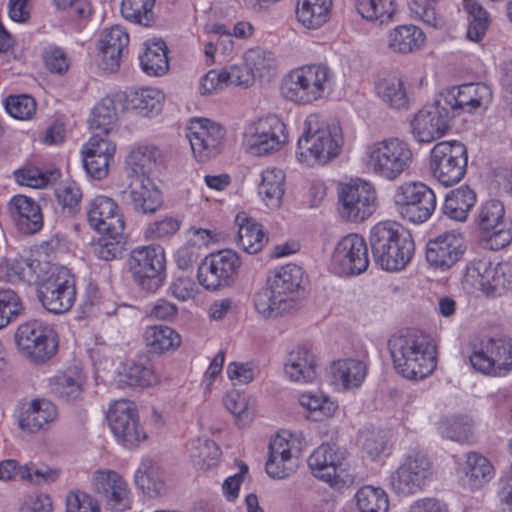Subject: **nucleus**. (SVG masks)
I'll return each mask as SVG.
<instances>
[{"mask_svg": "<svg viewBox=\"0 0 512 512\" xmlns=\"http://www.w3.org/2000/svg\"><path fill=\"white\" fill-rule=\"evenodd\" d=\"M388 348L395 370L406 379H423L437 366L436 346L420 331L394 334L388 341Z\"/></svg>", "mask_w": 512, "mask_h": 512, "instance_id": "nucleus-1", "label": "nucleus"}, {"mask_svg": "<svg viewBox=\"0 0 512 512\" xmlns=\"http://www.w3.org/2000/svg\"><path fill=\"white\" fill-rule=\"evenodd\" d=\"M342 144V131L337 123L328 124L319 115L311 114L304 122L296 155L307 166L323 165L339 155Z\"/></svg>", "mask_w": 512, "mask_h": 512, "instance_id": "nucleus-2", "label": "nucleus"}, {"mask_svg": "<svg viewBox=\"0 0 512 512\" xmlns=\"http://www.w3.org/2000/svg\"><path fill=\"white\" fill-rule=\"evenodd\" d=\"M364 155L366 168L376 177L387 181L398 179L413 163L410 145L396 137L368 144Z\"/></svg>", "mask_w": 512, "mask_h": 512, "instance_id": "nucleus-3", "label": "nucleus"}, {"mask_svg": "<svg viewBox=\"0 0 512 512\" xmlns=\"http://www.w3.org/2000/svg\"><path fill=\"white\" fill-rule=\"evenodd\" d=\"M333 72L325 64H310L291 71L282 81V95L295 103L311 104L329 93Z\"/></svg>", "mask_w": 512, "mask_h": 512, "instance_id": "nucleus-4", "label": "nucleus"}, {"mask_svg": "<svg viewBox=\"0 0 512 512\" xmlns=\"http://www.w3.org/2000/svg\"><path fill=\"white\" fill-rule=\"evenodd\" d=\"M133 281L143 291L154 293L166 278L165 252L161 246H141L130 252L127 260Z\"/></svg>", "mask_w": 512, "mask_h": 512, "instance_id": "nucleus-5", "label": "nucleus"}, {"mask_svg": "<svg viewBox=\"0 0 512 512\" xmlns=\"http://www.w3.org/2000/svg\"><path fill=\"white\" fill-rule=\"evenodd\" d=\"M15 342L20 353L36 364L50 360L58 348L56 331L39 320L21 324L15 332Z\"/></svg>", "mask_w": 512, "mask_h": 512, "instance_id": "nucleus-6", "label": "nucleus"}, {"mask_svg": "<svg viewBox=\"0 0 512 512\" xmlns=\"http://www.w3.org/2000/svg\"><path fill=\"white\" fill-rule=\"evenodd\" d=\"M467 163V148L459 141L439 142L430 153L432 175L444 186L460 182L466 174Z\"/></svg>", "mask_w": 512, "mask_h": 512, "instance_id": "nucleus-7", "label": "nucleus"}, {"mask_svg": "<svg viewBox=\"0 0 512 512\" xmlns=\"http://www.w3.org/2000/svg\"><path fill=\"white\" fill-rule=\"evenodd\" d=\"M400 215L412 223H424L434 213L437 200L434 191L422 182H404L393 196Z\"/></svg>", "mask_w": 512, "mask_h": 512, "instance_id": "nucleus-8", "label": "nucleus"}, {"mask_svg": "<svg viewBox=\"0 0 512 512\" xmlns=\"http://www.w3.org/2000/svg\"><path fill=\"white\" fill-rule=\"evenodd\" d=\"M240 265L238 254L231 249L211 253L201 261L198 267V281L209 291L228 287L234 282Z\"/></svg>", "mask_w": 512, "mask_h": 512, "instance_id": "nucleus-9", "label": "nucleus"}, {"mask_svg": "<svg viewBox=\"0 0 512 512\" xmlns=\"http://www.w3.org/2000/svg\"><path fill=\"white\" fill-rule=\"evenodd\" d=\"M432 476V462L422 452L408 455L397 469L391 473L389 484L400 496H410L424 489Z\"/></svg>", "mask_w": 512, "mask_h": 512, "instance_id": "nucleus-10", "label": "nucleus"}, {"mask_svg": "<svg viewBox=\"0 0 512 512\" xmlns=\"http://www.w3.org/2000/svg\"><path fill=\"white\" fill-rule=\"evenodd\" d=\"M476 223L491 249H502L512 241V222L505 218V208L501 201L491 199L483 203Z\"/></svg>", "mask_w": 512, "mask_h": 512, "instance_id": "nucleus-11", "label": "nucleus"}, {"mask_svg": "<svg viewBox=\"0 0 512 512\" xmlns=\"http://www.w3.org/2000/svg\"><path fill=\"white\" fill-rule=\"evenodd\" d=\"M106 418L112 433L124 447H135L147 437L139 422L137 408L130 401H116L110 406Z\"/></svg>", "mask_w": 512, "mask_h": 512, "instance_id": "nucleus-12", "label": "nucleus"}, {"mask_svg": "<svg viewBox=\"0 0 512 512\" xmlns=\"http://www.w3.org/2000/svg\"><path fill=\"white\" fill-rule=\"evenodd\" d=\"M376 201L373 185L360 179L343 185L339 191L340 214L349 221L367 219L375 211Z\"/></svg>", "mask_w": 512, "mask_h": 512, "instance_id": "nucleus-13", "label": "nucleus"}, {"mask_svg": "<svg viewBox=\"0 0 512 512\" xmlns=\"http://www.w3.org/2000/svg\"><path fill=\"white\" fill-rule=\"evenodd\" d=\"M187 138L199 162H206L218 155L225 140V129L207 118H195L187 128Z\"/></svg>", "mask_w": 512, "mask_h": 512, "instance_id": "nucleus-14", "label": "nucleus"}, {"mask_svg": "<svg viewBox=\"0 0 512 512\" xmlns=\"http://www.w3.org/2000/svg\"><path fill=\"white\" fill-rule=\"evenodd\" d=\"M452 119L449 108L438 98L415 114L411 120V132L418 142L429 143L447 133Z\"/></svg>", "mask_w": 512, "mask_h": 512, "instance_id": "nucleus-15", "label": "nucleus"}, {"mask_svg": "<svg viewBox=\"0 0 512 512\" xmlns=\"http://www.w3.org/2000/svg\"><path fill=\"white\" fill-rule=\"evenodd\" d=\"M368 265V248L362 236L348 234L339 241L332 255V266L337 274L359 275Z\"/></svg>", "mask_w": 512, "mask_h": 512, "instance_id": "nucleus-16", "label": "nucleus"}, {"mask_svg": "<svg viewBox=\"0 0 512 512\" xmlns=\"http://www.w3.org/2000/svg\"><path fill=\"white\" fill-rule=\"evenodd\" d=\"M287 141L286 125L270 115L254 124L253 132L247 136V150L251 155L262 156L278 151Z\"/></svg>", "mask_w": 512, "mask_h": 512, "instance_id": "nucleus-17", "label": "nucleus"}, {"mask_svg": "<svg viewBox=\"0 0 512 512\" xmlns=\"http://www.w3.org/2000/svg\"><path fill=\"white\" fill-rule=\"evenodd\" d=\"M346 459L345 450L336 444H322L309 456L307 463L314 477L336 486L343 482L341 473Z\"/></svg>", "mask_w": 512, "mask_h": 512, "instance_id": "nucleus-18", "label": "nucleus"}, {"mask_svg": "<svg viewBox=\"0 0 512 512\" xmlns=\"http://www.w3.org/2000/svg\"><path fill=\"white\" fill-rule=\"evenodd\" d=\"M491 96L488 86L479 83H468L461 86L445 88L439 95L440 101L448 107L452 117L461 112L472 113L480 108Z\"/></svg>", "mask_w": 512, "mask_h": 512, "instance_id": "nucleus-19", "label": "nucleus"}, {"mask_svg": "<svg viewBox=\"0 0 512 512\" xmlns=\"http://www.w3.org/2000/svg\"><path fill=\"white\" fill-rule=\"evenodd\" d=\"M464 252L463 238L454 232H445L427 242L425 255L432 268L447 271L462 258Z\"/></svg>", "mask_w": 512, "mask_h": 512, "instance_id": "nucleus-20", "label": "nucleus"}, {"mask_svg": "<svg viewBox=\"0 0 512 512\" xmlns=\"http://www.w3.org/2000/svg\"><path fill=\"white\" fill-rule=\"evenodd\" d=\"M89 225L100 233L119 236L123 234L125 222L117 203L107 196H97L87 211Z\"/></svg>", "mask_w": 512, "mask_h": 512, "instance_id": "nucleus-21", "label": "nucleus"}, {"mask_svg": "<svg viewBox=\"0 0 512 512\" xmlns=\"http://www.w3.org/2000/svg\"><path fill=\"white\" fill-rule=\"evenodd\" d=\"M93 488L114 510L130 508L129 491L123 477L113 470H97L93 475Z\"/></svg>", "mask_w": 512, "mask_h": 512, "instance_id": "nucleus-22", "label": "nucleus"}, {"mask_svg": "<svg viewBox=\"0 0 512 512\" xmlns=\"http://www.w3.org/2000/svg\"><path fill=\"white\" fill-rule=\"evenodd\" d=\"M129 41L127 31L120 25L105 30L98 45L101 69L110 73L116 72L128 55Z\"/></svg>", "mask_w": 512, "mask_h": 512, "instance_id": "nucleus-23", "label": "nucleus"}, {"mask_svg": "<svg viewBox=\"0 0 512 512\" xmlns=\"http://www.w3.org/2000/svg\"><path fill=\"white\" fill-rule=\"evenodd\" d=\"M115 150V145L108 139L100 137V134H93L82 151L87 174L98 180L105 178Z\"/></svg>", "mask_w": 512, "mask_h": 512, "instance_id": "nucleus-24", "label": "nucleus"}, {"mask_svg": "<svg viewBox=\"0 0 512 512\" xmlns=\"http://www.w3.org/2000/svg\"><path fill=\"white\" fill-rule=\"evenodd\" d=\"M293 443L281 435H276L269 444V457L266 472L273 479H283L294 473L298 467V457L292 451Z\"/></svg>", "mask_w": 512, "mask_h": 512, "instance_id": "nucleus-25", "label": "nucleus"}, {"mask_svg": "<svg viewBox=\"0 0 512 512\" xmlns=\"http://www.w3.org/2000/svg\"><path fill=\"white\" fill-rule=\"evenodd\" d=\"M8 212L18 230L24 234H35L43 226L40 206L30 197L16 195L8 203Z\"/></svg>", "mask_w": 512, "mask_h": 512, "instance_id": "nucleus-26", "label": "nucleus"}, {"mask_svg": "<svg viewBox=\"0 0 512 512\" xmlns=\"http://www.w3.org/2000/svg\"><path fill=\"white\" fill-rule=\"evenodd\" d=\"M57 407L47 399H34L22 408L18 416L21 430L35 433L46 429L57 419Z\"/></svg>", "mask_w": 512, "mask_h": 512, "instance_id": "nucleus-27", "label": "nucleus"}, {"mask_svg": "<svg viewBox=\"0 0 512 512\" xmlns=\"http://www.w3.org/2000/svg\"><path fill=\"white\" fill-rule=\"evenodd\" d=\"M129 189L130 201L135 212L151 215L161 208L162 194L149 177L132 179Z\"/></svg>", "mask_w": 512, "mask_h": 512, "instance_id": "nucleus-28", "label": "nucleus"}, {"mask_svg": "<svg viewBox=\"0 0 512 512\" xmlns=\"http://www.w3.org/2000/svg\"><path fill=\"white\" fill-rule=\"evenodd\" d=\"M238 226L237 244L245 252L256 254L263 249L268 239L262 226L246 213H238L235 218Z\"/></svg>", "mask_w": 512, "mask_h": 512, "instance_id": "nucleus-29", "label": "nucleus"}, {"mask_svg": "<svg viewBox=\"0 0 512 512\" xmlns=\"http://www.w3.org/2000/svg\"><path fill=\"white\" fill-rule=\"evenodd\" d=\"M284 371L292 381L313 382L317 377L313 354L304 347H297L288 354Z\"/></svg>", "mask_w": 512, "mask_h": 512, "instance_id": "nucleus-30", "label": "nucleus"}, {"mask_svg": "<svg viewBox=\"0 0 512 512\" xmlns=\"http://www.w3.org/2000/svg\"><path fill=\"white\" fill-rule=\"evenodd\" d=\"M333 0H297V21L307 29L321 28L330 18Z\"/></svg>", "mask_w": 512, "mask_h": 512, "instance_id": "nucleus-31", "label": "nucleus"}, {"mask_svg": "<svg viewBox=\"0 0 512 512\" xmlns=\"http://www.w3.org/2000/svg\"><path fill=\"white\" fill-rule=\"evenodd\" d=\"M476 193L467 185L453 189L445 196L442 213L448 218L463 222L476 203Z\"/></svg>", "mask_w": 512, "mask_h": 512, "instance_id": "nucleus-32", "label": "nucleus"}, {"mask_svg": "<svg viewBox=\"0 0 512 512\" xmlns=\"http://www.w3.org/2000/svg\"><path fill=\"white\" fill-rule=\"evenodd\" d=\"M401 233H404L403 228L395 222H380L372 228L370 245L373 259L377 265H380L385 256H388L389 249L392 248Z\"/></svg>", "mask_w": 512, "mask_h": 512, "instance_id": "nucleus-33", "label": "nucleus"}, {"mask_svg": "<svg viewBox=\"0 0 512 512\" xmlns=\"http://www.w3.org/2000/svg\"><path fill=\"white\" fill-rule=\"evenodd\" d=\"M301 280L302 269L295 264H287L274 270L273 275L267 280V285L278 294V297L292 304V295L300 287Z\"/></svg>", "mask_w": 512, "mask_h": 512, "instance_id": "nucleus-34", "label": "nucleus"}, {"mask_svg": "<svg viewBox=\"0 0 512 512\" xmlns=\"http://www.w3.org/2000/svg\"><path fill=\"white\" fill-rule=\"evenodd\" d=\"M259 195L270 209H278L285 192V173L278 168H267L262 172Z\"/></svg>", "mask_w": 512, "mask_h": 512, "instance_id": "nucleus-35", "label": "nucleus"}, {"mask_svg": "<svg viewBox=\"0 0 512 512\" xmlns=\"http://www.w3.org/2000/svg\"><path fill=\"white\" fill-rule=\"evenodd\" d=\"M425 35L414 25H400L388 35V47L396 53H412L422 47Z\"/></svg>", "mask_w": 512, "mask_h": 512, "instance_id": "nucleus-36", "label": "nucleus"}, {"mask_svg": "<svg viewBox=\"0 0 512 512\" xmlns=\"http://www.w3.org/2000/svg\"><path fill=\"white\" fill-rule=\"evenodd\" d=\"M135 484L149 497H157L165 492L164 475L152 460H144L135 473Z\"/></svg>", "mask_w": 512, "mask_h": 512, "instance_id": "nucleus-37", "label": "nucleus"}, {"mask_svg": "<svg viewBox=\"0 0 512 512\" xmlns=\"http://www.w3.org/2000/svg\"><path fill=\"white\" fill-rule=\"evenodd\" d=\"M139 59L143 72L149 76H162L169 69L167 46L162 40L145 43V50Z\"/></svg>", "mask_w": 512, "mask_h": 512, "instance_id": "nucleus-38", "label": "nucleus"}, {"mask_svg": "<svg viewBox=\"0 0 512 512\" xmlns=\"http://www.w3.org/2000/svg\"><path fill=\"white\" fill-rule=\"evenodd\" d=\"M377 95L391 108L404 109L409 107V96L404 82L397 76H388L376 82Z\"/></svg>", "mask_w": 512, "mask_h": 512, "instance_id": "nucleus-39", "label": "nucleus"}, {"mask_svg": "<svg viewBox=\"0 0 512 512\" xmlns=\"http://www.w3.org/2000/svg\"><path fill=\"white\" fill-rule=\"evenodd\" d=\"M118 382L129 387H148L157 382V376L148 360L145 363L127 361L118 375Z\"/></svg>", "mask_w": 512, "mask_h": 512, "instance_id": "nucleus-40", "label": "nucleus"}, {"mask_svg": "<svg viewBox=\"0 0 512 512\" xmlns=\"http://www.w3.org/2000/svg\"><path fill=\"white\" fill-rule=\"evenodd\" d=\"M335 383H341L345 389L359 387L366 376V366L360 360H338L331 367Z\"/></svg>", "mask_w": 512, "mask_h": 512, "instance_id": "nucleus-41", "label": "nucleus"}, {"mask_svg": "<svg viewBox=\"0 0 512 512\" xmlns=\"http://www.w3.org/2000/svg\"><path fill=\"white\" fill-rule=\"evenodd\" d=\"M415 250V244L411 235L404 231L396 242L389 249L388 256H385L380 267L386 271H398L407 266Z\"/></svg>", "mask_w": 512, "mask_h": 512, "instance_id": "nucleus-42", "label": "nucleus"}, {"mask_svg": "<svg viewBox=\"0 0 512 512\" xmlns=\"http://www.w3.org/2000/svg\"><path fill=\"white\" fill-rule=\"evenodd\" d=\"M116 121L115 101L107 96L102 98L93 108L88 123L93 134H100V137H104L113 129Z\"/></svg>", "mask_w": 512, "mask_h": 512, "instance_id": "nucleus-43", "label": "nucleus"}, {"mask_svg": "<svg viewBox=\"0 0 512 512\" xmlns=\"http://www.w3.org/2000/svg\"><path fill=\"white\" fill-rule=\"evenodd\" d=\"M51 391L65 402H75L83 393V378L77 371L55 375L50 381Z\"/></svg>", "mask_w": 512, "mask_h": 512, "instance_id": "nucleus-44", "label": "nucleus"}, {"mask_svg": "<svg viewBox=\"0 0 512 512\" xmlns=\"http://www.w3.org/2000/svg\"><path fill=\"white\" fill-rule=\"evenodd\" d=\"M160 150L156 147L139 146L133 149L126 158L127 166L130 168V177H149L157 160L160 158Z\"/></svg>", "mask_w": 512, "mask_h": 512, "instance_id": "nucleus-45", "label": "nucleus"}, {"mask_svg": "<svg viewBox=\"0 0 512 512\" xmlns=\"http://www.w3.org/2000/svg\"><path fill=\"white\" fill-rule=\"evenodd\" d=\"M277 295L268 285L254 294V306L260 316L276 318L292 307L289 301Z\"/></svg>", "mask_w": 512, "mask_h": 512, "instance_id": "nucleus-46", "label": "nucleus"}, {"mask_svg": "<svg viewBox=\"0 0 512 512\" xmlns=\"http://www.w3.org/2000/svg\"><path fill=\"white\" fill-rule=\"evenodd\" d=\"M464 472L470 488L478 489L492 478L493 467L486 457L471 452L467 454Z\"/></svg>", "mask_w": 512, "mask_h": 512, "instance_id": "nucleus-47", "label": "nucleus"}, {"mask_svg": "<svg viewBox=\"0 0 512 512\" xmlns=\"http://www.w3.org/2000/svg\"><path fill=\"white\" fill-rule=\"evenodd\" d=\"M155 3L156 0H122L121 15L131 23L151 27L156 22Z\"/></svg>", "mask_w": 512, "mask_h": 512, "instance_id": "nucleus-48", "label": "nucleus"}, {"mask_svg": "<svg viewBox=\"0 0 512 512\" xmlns=\"http://www.w3.org/2000/svg\"><path fill=\"white\" fill-rule=\"evenodd\" d=\"M146 344L152 352L163 353L175 349L180 345L181 339L176 331L164 325L150 326L144 334Z\"/></svg>", "mask_w": 512, "mask_h": 512, "instance_id": "nucleus-49", "label": "nucleus"}, {"mask_svg": "<svg viewBox=\"0 0 512 512\" xmlns=\"http://www.w3.org/2000/svg\"><path fill=\"white\" fill-rule=\"evenodd\" d=\"M35 267L36 261L29 258H6L0 262V277L9 282H30L36 274Z\"/></svg>", "mask_w": 512, "mask_h": 512, "instance_id": "nucleus-50", "label": "nucleus"}, {"mask_svg": "<svg viewBox=\"0 0 512 512\" xmlns=\"http://www.w3.org/2000/svg\"><path fill=\"white\" fill-rule=\"evenodd\" d=\"M511 266L509 263H489L482 292L488 296L501 295L511 282Z\"/></svg>", "mask_w": 512, "mask_h": 512, "instance_id": "nucleus-51", "label": "nucleus"}, {"mask_svg": "<svg viewBox=\"0 0 512 512\" xmlns=\"http://www.w3.org/2000/svg\"><path fill=\"white\" fill-rule=\"evenodd\" d=\"M356 504L361 512H387L389 500L387 493L373 486L360 488L356 495Z\"/></svg>", "mask_w": 512, "mask_h": 512, "instance_id": "nucleus-52", "label": "nucleus"}, {"mask_svg": "<svg viewBox=\"0 0 512 512\" xmlns=\"http://www.w3.org/2000/svg\"><path fill=\"white\" fill-rule=\"evenodd\" d=\"M356 9L363 18L382 24L392 18L396 6L393 0H357Z\"/></svg>", "mask_w": 512, "mask_h": 512, "instance_id": "nucleus-53", "label": "nucleus"}, {"mask_svg": "<svg viewBox=\"0 0 512 512\" xmlns=\"http://www.w3.org/2000/svg\"><path fill=\"white\" fill-rule=\"evenodd\" d=\"M60 470L47 465H38L32 461L19 469V478L34 486L49 485L57 481Z\"/></svg>", "mask_w": 512, "mask_h": 512, "instance_id": "nucleus-54", "label": "nucleus"}, {"mask_svg": "<svg viewBox=\"0 0 512 512\" xmlns=\"http://www.w3.org/2000/svg\"><path fill=\"white\" fill-rule=\"evenodd\" d=\"M25 310L23 300L11 288L0 289V329L15 321Z\"/></svg>", "mask_w": 512, "mask_h": 512, "instance_id": "nucleus-55", "label": "nucleus"}, {"mask_svg": "<svg viewBox=\"0 0 512 512\" xmlns=\"http://www.w3.org/2000/svg\"><path fill=\"white\" fill-rule=\"evenodd\" d=\"M55 197L63 215L72 217L80 211L82 192L76 182L61 183L55 189Z\"/></svg>", "mask_w": 512, "mask_h": 512, "instance_id": "nucleus-56", "label": "nucleus"}, {"mask_svg": "<svg viewBox=\"0 0 512 512\" xmlns=\"http://www.w3.org/2000/svg\"><path fill=\"white\" fill-rule=\"evenodd\" d=\"M190 453L202 469H209L217 464L221 450L213 440L197 439L192 441Z\"/></svg>", "mask_w": 512, "mask_h": 512, "instance_id": "nucleus-57", "label": "nucleus"}, {"mask_svg": "<svg viewBox=\"0 0 512 512\" xmlns=\"http://www.w3.org/2000/svg\"><path fill=\"white\" fill-rule=\"evenodd\" d=\"M162 97L161 92L158 90L151 88L140 89L128 96V103L132 109L148 115L150 113H158L161 110Z\"/></svg>", "mask_w": 512, "mask_h": 512, "instance_id": "nucleus-58", "label": "nucleus"}, {"mask_svg": "<svg viewBox=\"0 0 512 512\" xmlns=\"http://www.w3.org/2000/svg\"><path fill=\"white\" fill-rule=\"evenodd\" d=\"M487 347L493 356L495 370L501 371V376L512 369V339L511 338H489Z\"/></svg>", "mask_w": 512, "mask_h": 512, "instance_id": "nucleus-59", "label": "nucleus"}, {"mask_svg": "<svg viewBox=\"0 0 512 512\" xmlns=\"http://www.w3.org/2000/svg\"><path fill=\"white\" fill-rule=\"evenodd\" d=\"M302 407L315 414V420L332 417L338 409V405L326 396L303 393L299 397Z\"/></svg>", "mask_w": 512, "mask_h": 512, "instance_id": "nucleus-60", "label": "nucleus"}, {"mask_svg": "<svg viewBox=\"0 0 512 512\" xmlns=\"http://www.w3.org/2000/svg\"><path fill=\"white\" fill-rule=\"evenodd\" d=\"M93 245L94 254L102 260L111 261L122 257L125 250V240L123 234L119 236L103 233Z\"/></svg>", "mask_w": 512, "mask_h": 512, "instance_id": "nucleus-61", "label": "nucleus"}, {"mask_svg": "<svg viewBox=\"0 0 512 512\" xmlns=\"http://www.w3.org/2000/svg\"><path fill=\"white\" fill-rule=\"evenodd\" d=\"M38 298L42 306L53 314H63L71 309L75 302V296L71 294V291L51 292L48 289L39 290Z\"/></svg>", "mask_w": 512, "mask_h": 512, "instance_id": "nucleus-62", "label": "nucleus"}, {"mask_svg": "<svg viewBox=\"0 0 512 512\" xmlns=\"http://www.w3.org/2000/svg\"><path fill=\"white\" fill-rule=\"evenodd\" d=\"M38 289H48L51 292H64V290H66L71 291V294L76 296L74 278L70 270L64 266L52 268L50 275L43 280Z\"/></svg>", "mask_w": 512, "mask_h": 512, "instance_id": "nucleus-63", "label": "nucleus"}, {"mask_svg": "<svg viewBox=\"0 0 512 512\" xmlns=\"http://www.w3.org/2000/svg\"><path fill=\"white\" fill-rule=\"evenodd\" d=\"M244 59L247 67L253 72L254 78L264 77L275 66L273 53L262 48L248 50Z\"/></svg>", "mask_w": 512, "mask_h": 512, "instance_id": "nucleus-64", "label": "nucleus"}]
</instances>
